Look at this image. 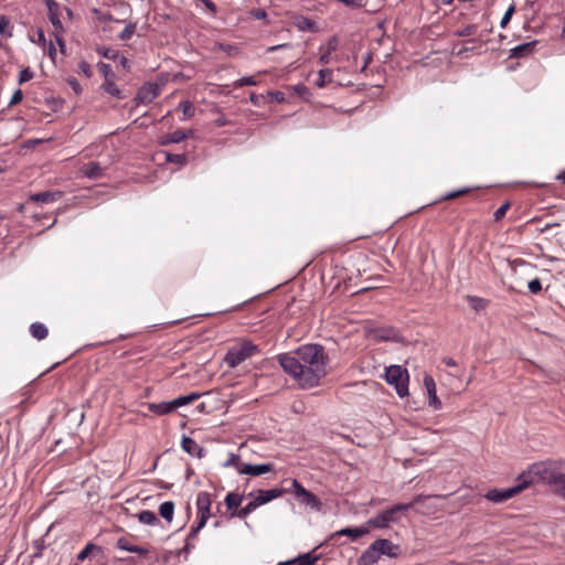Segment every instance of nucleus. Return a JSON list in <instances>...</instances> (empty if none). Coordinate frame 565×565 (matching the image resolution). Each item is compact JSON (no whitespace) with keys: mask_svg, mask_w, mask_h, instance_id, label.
<instances>
[{"mask_svg":"<svg viewBox=\"0 0 565 565\" xmlns=\"http://www.w3.org/2000/svg\"><path fill=\"white\" fill-rule=\"evenodd\" d=\"M328 355L320 344H303L294 352L278 355L282 370L301 388L318 386L327 375Z\"/></svg>","mask_w":565,"mask_h":565,"instance_id":"nucleus-1","label":"nucleus"},{"mask_svg":"<svg viewBox=\"0 0 565 565\" xmlns=\"http://www.w3.org/2000/svg\"><path fill=\"white\" fill-rule=\"evenodd\" d=\"M530 473L537 476L539 482L547 483L552 490L565 499V463L541 461L530 466Z\"/></svg>","mask_w":565,"mask_h":565,"instance_id":"nucleus-2","label":"nucleus"},{"mask_svg":"<svg viewBox=\"0 0 565 565\" xmlns=\"http://www.w3.org/2000/svg\"><path fill=\"white\" fill-rule=\"evenodd\" d=\"M447 495H425V494H417L414 497V499L408 503H397L394 504L381 512H379L376 515L367 520V525L370 529H377V530H384L390 527L392 523H397L401 519V513L406 512L411 509H413L415 505L420 504L425 502L426 500L430 498H439L444 499Z\"/></svg>","mask_w":565,"mask_h":565,"instance_id":"nucleus-3","label":"nucleus"},{"mask_svg":"<svg viewBox=\"0 0 565 565\" xmlns=\"http://www.w3.org/2000/svg\"><path fill=\"white\" fill-rule=\"evenodd\" d=\"M534 483H539L537 476L530 473L529 468L519 476L518 483L515 486L505 489H491L484 494V498L491 502L501 503L513 498Z\"/></svg>","mask_w":565,"mask_h":565,"instance_id":"nucleus-4","label":"nucleus"},{"mask_svg":"<svg viewBox=\"0 0 565 565\" xmlns=\"http://www.w3.org/2000/svg\"><path fill=\"white\" fill-rule=\"evenodd\" d=\"M258 352L259 349L256 344L252 341L244 340L228 349L224 356V362L228 367L234 369Z\"/></svg>","mask_w":565,"mask_h":565,"instance_id":"nucleus-5","label":"nucleus"},{"mask_svg":"<svg viewBox=\"0 0 565 565\" xmlns=\"http://www.w3.org/2000/svg\"><path fill=\"white\" fill-rule=\"evenodd\" d=\"M212 498L206 491H200L196 497V525L192 526L189 539H195L198 533L205 526L211 516Z\"/></svg>","mask_w":565,"mask_h":565,"instance_id":"nucleus-6","label":"nucleus"},{"mask_svg":"<svg viewBox=\"0 0 565 565\" xmlns=\"http://www.w3.org/2000/svg\"><path fill=\"white\" fill-rule=\"evenodd\" d=\"M385 380L387 384L395 387V391L399 397L408 395V371L401 365H391L385 370Z\"/></svg>","mask_w":565,"mask_h":565,"instance_id":"nucleus-7","label":"nucleus"},{"mask_svg":"<svg viewBox=\"0 0 565 565\" xmlns=\"http://www.w3.org/2000/svg\"><path fill=\"white\" fill-rule=\"evenodd\" d=\"M288 490L295 493L301 504L320 510L321 501L312 492L305 489L297 479L291 480V488Z\"/></svg>","mask_w":565,"mask_h":565,"instance_id":"nucleus-8","label":"nucleus"},{"mask_svg":"<svg viewBox=\"0 0 565 565\" xmlns=\"http://www.w3.org/2000/svg\"><path fill=\"white\" fill-rule=\"evenodd\" d=\"M45 4L47 7V17L51 21L52 25L54 26L55 33L63 32V23L61 20L62 17V9L57 2L54 0H45Z\"/></svg>","mask_w":565,"mask_h":565,"instance_id":"nucleus-9","label":"nucleus"},{"mask_svg":"<svg viewBox=\"0 0 565 565\" xmlns=\"http://www.w3.org/2000/svg\"><path fill=\"white\" fill-rule=\"evenodd\" d=\"M286 492H289V490L284 489V488L258 490L253 500L255 501L256 505L259 508L260 505H264L275 499L282 497Z\"/></svg>","mask_w":565,"mask_h":565,"instance_id":"nucleus-10","label":"nucleus"},{"mask_svg":"<svg viewBox=\"0 0 565 565\" xmlns=\"http://www.w3.org/2000/svg\"><path fill=\"white\" fill-rule=\"evenodd\" d=\"M159 93V85L148 83L139 88L135 99L138 104H149L158 97Z\"/></svg>","mask_w":565,"mask_h":565,"instance_id":"nucleus-11","label":"nucleus"},{"mask_svg":"<svg viewBox=\"0 0 565 565\" xmlns=\"http://www.w3.org/2000/svg\"><path fill=\"white\" fill-rule=\"evenodd\" d=\"M273 470H274V465L270 462L260 463V465L245 463L244 466H241V468H238V473L249 475V476H260V475L270 472Z\"/></svg>","mask_w":565,"mask_h":565,"instance_id":"nucleus-12","label":"nucleus"},{"mask_svg":"<svg viewBox=\"0 0 565 565\" xmlns=\"http://www.w3.org/2000/svg\"><path fill=\"white\" fill-rule=\"evenodd\" d=\"M63 196L62 191H44L40 193H34L29 196V200L32 202L41 203V204H50L56 202Z\"/></svg>","mask_w":565,"mask_h":565,"instance_id":"nucleus-13","label":"nucleus"},{"mask_svg":"<svg viewBox=\"0 0 565 565\" xmlns=\"http://www.w3.org/2000/svg\"><path fill=\"white\" fill-rule=\"evenodd\" d=\"M424 384L428 394L429 406H431L434 409H440L441 401L437 397L436 383L434 379L429 375H426L424 377Z\"/></svg>","mask_w":565,"mask_h":565,"instance_id":"nucleus-14","label":"nucleus"},{"mask_svg":"<svg viewBox=\"0 0 565 565\" xmlns=\"http://www.w3.org/2000/svg\"><path fill=\"white\" fill-rule=\"evenodd\" d=\"M192 135V131L175 130L173 132L161 136L158 139L160 146H168L171 143H179Z\"/></svg>","mask_w":565,"mask_h":565,"instance_id":"nucleus-15","label":"nucleus"},{"mask_svg":"<svg viewBox=\"0 0 565 565\" xmlns=\"http://www.w3.org/2000/svg\"><path fill=\"white\" fill-rule=\"evenodd\" d=\"M372 545L375 547V550L377 551L380 556H382V555H387L391 557L396 556V553L394 552V550H397V546L394 545L391 541H388L386 539H377L372 543Z\"/></svg>","mask_w":565,"mask_h":565,"instance_id":"nucleus-16","label":"nucleus"},{"mask_svg":"<svg viewBox=\"0 0 565 565\" xmlns=\"http://www.w3.org/2000/svg\"><path fill=\"white\" fill-rule=\"evenodd\" d=\"M370 533V526L367 525V522L362 525V526H359V527H345V529H342L340 531H338L335 533V535L338 536H342V535H345V536H349L352 541H355L358 540L359 537L363 536V535H366Z\"/></svg>","mask_w":565,"mask_h":565,"instance_id":"nucleus-17","label":"nucleus"},{"mask_svg":"<svg viewBox=\"0 0 565 565\" xmlns=\"http://www.w3.org/2000/svg\"><path fill=\"white\" fill-rule=\"evenodd\" d=\"M81 172L88 179L96 180L104 175V169L98 162H88L81 168Z\"/></svg>","mask_w":565,"mask_h":565,"instance_id":"nucleus-18","label":"nucleus"},{"mask_svg":"<svg viewBox=\"0 0 565 565\" xmlns=\"http://www.w3.org/2000/svg\"><path fill=\"white\" fill-rule=\"evenodd\" d=\"M182 449L189 455L196 456L199 458L203 455V448L191 437L183 436L181 441Z\"/></svg>","mask_w":565,"mask_h":565,"instance_id":"nucleus-19","label":"nucleus"},{"mask_svg":"<svg viewBox=\"0 0 565 565\" xmlns=\"http://www.w3.org/2000/svg\"><path fill=\"white\" fill-rule=\"evenodd\" d=\"M375 547L371 544L358 558V565H373L380 559Z\"/></svg>","mask_w":565,"mask_h":565,"instance_id":"nucleus-20","label":"nucleus"},{"mask_svg":"<svg viewBox=\"0 0 565 565\" xmlns=\"http://www.w3.org/2000/svg\"><path fill=\"white\" fill-rule=\"evenodd\" d=\"M116 546L121 551H127L139 555H147L149 553L148 548L134 545L126 537L118 539L116 542Z\"/></svg>","mask_w":565,"mask_h":565,"instance_id":"nucleus-21","label":"nucleus"},{"mask_svg":"<svg viewBox=\"0 0 565 565\" xmlns=\"http://www.w3.org/2000/svg\"><path fill=\"white\" fill-rule=\"evenodd\" d=\"M294 24L300 32H311V33H318L319 29L312 20L306 18V17H297L294 21Z\"/></svg>","mask_w":565,"mask_h":565,"instance_id":"nucleus-22","label":"nucleus"},{"mask_svg":"<svg viewBox=\"0 0 565 565\" xmlns=\"http://www.w3.org/2000/svg\"><path fill=\"white\" fill-rule=\"evenodd\" d=\"M148 409L156 415H166L172 413L174 409L173 401L170 402H161V403H150L148 405Z\"/></svg>","mask_w":565,"mask_h":565,"instance_id":"nucleus-23","label":"nucleus"},{"mask_svg":"<svg viewBox=\"0 0 565 565\" xmlns=\"http://www.w3.org/2000/svg\"><path fill=\"white\" fill-rule=\"evenodd\" d=\"M536 43V41H532L516 45L511 50L510 57H522L530 55L534 51Z\"/></svg>","mask_w":565,"mask_h":565,"instance_id":"nucleus-24","label":"nucleus"},{"mask_svg":"<svg viewBox=\"0 0 565 565\" xmlns=\"http://www.w3.org/2000/svg\"><path fill=\"white\" fill-rule=\"evenodd\" d=\"M30 333L36 340H44L49 334V329L44 323L34 322L30 326Z\"/></svg>","mask_w":565,"mask_h":565,"instance_id":"nucleus-25","label":"nucleus"},{"mask_svg":"<svg viewBox=\"0 0 565 565\" xmlns=\"http://www.w3.org/2000/svg\"><path fill=\"white\" fill-rule=\"evenodd\" d=\"M242 501L243 495L237 492L227 493L224 500L226 508L232 512L238 510V507L241 505Z\"/></svg>","mask_w":565,"mask_h":565,"instance_id":"nucleus-26","label":"nucleus"},{"mask_svg":"<svg viewBox=\"0 0 565 565\" xmlns=\"http://www.w3.org/2000/svg\"><path fill=\"white\" fill-rule=\"evenodd\" d=\"M201 396H202L201 393H191V394H188V395L179 396V397L172 399L173 401V405H174V409H177V408H179L181 406L191 404V403L195 402L196 399H199Z\"/></svg>","mask_w":565,"mask_h":565,"instance_id":"nucleus-27","label":"nucleus"},{"mask_svg":"<svg viewBox=\"0 0 565 565\" xmlns=\"http://www.w3.org/2000/svg\"><path fill=\"white\" fill-rule=\"evenodd\" d=\"M174 513V503L172 501H166L159 507V514L167 522H171Z\"/></svg>","mask_w":565,"mask_h":565,"instance_id":"nucleus-28","label":"nucleus"},{"mask_svg":"<svg viewBox=\"0 0 565 565\" xmlns=\"http://www.w3.org/2000/svg\"><path fill=\"white\" fill-rule=\"evenodd\" d=\"M257 508L258 507L256 505L255 501L252 500L245 507L231 512V518L245 519L247 515H249L252 512H254Z\"/></svg>","mask_w":565,"mask_h":565,"instance_id":"nucleus-29","label":"nucleus"},{"mask_svg":"<svg viewBox=\"0 0 565 565\" xmlns=\"http://www.w3.org/2000/svg\"><path fill=\"white\" fill-rule=\"evenodd\" d=\"M338 47V40L337 38H331L329 41H328V44H327V51L323 52L321 55H320V62L323 63V64H328L330 63V61L332 60L331 57V52L332 51H335Z\"/></svg>","mask_w":565,"mask_h":565,"instance_id":"nucleus-30","label":"nucleus"},{"mask_svg":"<svg viewBox=\"0 0 565 565\" xmlns=\"http://www.w3.org/2000/svg\"><path fill=\"white\" fill-rule=\"evenodd\" d=\"M563 225H565V220L546 222L543 225L537 226L535 228V233L536 234L550 233L551 231L556 230Z\"/></svg>","mask_w":565,"mask_h":565,"instance_id":"nucleus-31","label":"nucleus"},{"mask_svg":"<svg viewBox=\"0 0 565 565\" xmlns=\"http://www.w3.org/2000/svg\"><path fill=\"white\" fill-rule=\"evenodd\" d=\"M332 74H333V72L330 68L320 70L319 74H318V79L316 82L317 86L322 88L327 84L331 83L332 82Z\"/></svg>","mask_w":565,"mask_h":565,"instance_id":"nucleus-32","label":"nucleus"},{"mask_svg":"<svg viewBox=\"0 0 565 565\" xmlns=\"http://www.w3.org/2000/svg\"><path fill=\"white\" fill-rule=\"evenodd\" d=\"M214 47H217L226 56H231V57L236 56L239 53V47L235 44H225V43L215 42Z\"/></svg>","mask_w":565,"mask_h":565,"instance_id":"nucleus-33","label":"nucleus"},{"mask_svg":"<svg viewBox=\"0 0 565 565\" xmlns=\"http://www.w3.org/2000/svg\"><path fill=\"white\" fill-rule=\"evenodd\" d=\"M102 88L108 93L109 95L114 96V97H117V98H121V92L120 89L118 88V86L115 84V82L113 81V78L110 79H106L105 83L102 85Z\"/></svg>","mask_w":565,"mask_h":565,"instance_id":"nucleus-34","label":"nucleus"},{"mask_svg":"<svg viewBox=\"0 0 565 565\" xmlns=\"http://www.w3.org/2000/svg\"><path fill=\"white\" fill-rule=\"evenodd\" d=\"M138 520H139V522H141L143 524H148V525H153L158 522L157 515L152 511H149V510L141 511L138 514Z\"/></svg>","mask_w":565,"mask_h":565,"instance_id":"nucleus-35","label":"nucleus"},{"mask_svg":"<svg viewBox=\"0 0 565 565\" xmlns=\"http://www.w3.org/2000/svg\"><path fill=\"white\" fill-rule=\"evenodd\" d=\"M166 161L170 162V163L178 164L180 167H183L186 163L188 158H186V154H184V153L166 152Z\"/></svg>","mask_w":565,"mask_h":565,"instance_id":"nucleus-36","label":"nucleus"},{"mask_svg":"<svg viewBox=\"0 0 565 565\" xmlns=\"http://www.w3.org/2000/svg\"><path fill=\"white\" fill-rule=\"evenodd\" d=\"M93 551L102 552V547L93 543L86 544L85 547L78 553L77 561H85Z\"/></svg>","mask_w":565,"mask_h":565,"instance_id":"nucleus-37","label":"nucleus"},{"mask_svg":"<svg viewBox=\"0 0 565 565\" xmlns=\"http://www.w3.org/2000/svg\"><path fill=\"white\" fill-rule=\"evenodd\" d=\"M470 191H471V188L466 186V188H462V189L455 190V191L446 193L440 200L441 201L454 200V199H457L459 196L468 194Z\"/></svg>","mask_w":565,"mask_h":565,"instance_id":"nucleus-38","label":"nucleus"},{"mask_svg":"<svg viewBox=\"0 0 565 565\" xmlns=\"http://www.w3.org/2000/svg\"><path fill=\"white\" fill-rule=\"evenodd\" d=\"M470 191H471V188L466 186V188H462V189L455 190V191L446 193L440 200L441 201L454 200V199H457L459 196L468 194Z\"/></svg>","mask_w":565,"mask_h":565,"instance_id":"nucleus-39","label":"nucleus"},{"mask_svg":"<svg viewBox=\"0 0 565 565\" xmlns=\"http://www.w3.org/2000/svg\"><path fill=\"white\" fill-rule=\"evenodd\" d=\"M470 191H471V188L466 186V188H462V189L455 190V191L446 193L440 200L441 201L454 200V199H457L459 196L468 194Z\"/></svg>","mask_w":565,"mask_h":565,"instance_id":"nucleus-40","label":"nucleus"},{"mask_svg":"<svg viewBox=\"0 0 565 565\" xmlns=\"http://www.w3.org/2000/svg\"><path fill=\"white\" fill-rule=\"evenodd\" d=\"M317 561L318 556L312 555L311 553H306L296 558L294 563H298V565H313Z\"/></svg>","mask_w":565,"mask_h":565,"instance_id":"nucleus-41","label":"nucleus"},{"mask_svg":"<svg viewBox=\"0 0 565 565\" xmlns=\"http://www.w3.org/2000/svg\"><path fill=\"white\" fill-rule=\"evenodd\" d=\"M179 108L182 110L185 118H191L194 115L195 108L189 100H183L179 104Z\"/></svg>","mask_w":565,"mask_h":565,"instance_id":"nucleus-42","label":"nucleus"},{"mask_svg":"<svg viewBox=\"0 0 565 565\" xmlns=\"http://www.w3.org/2000/svg\"><path fill=\"white\" fill-rule=\"evenodd\" d=\"M244 465L245 463H243L241 461V457L236 454H230L227 460L224 462V467H234L237 472H238V468H241V466H244Z\"/></svg>","mask_w":565,"mask_h":565,"instance_id":"nucleus-43","label":"nucleus"},{"mask_svg":"<svg viewBox=\"0 0 565 565\" xmlns=\"http://www.w3.org/2000/svg\"><path fill=\"white\" fill-rule=\"evenodd\" d=\"M11 22L10 19L6 15H0V34L1 35H11Z\"/></svg>","mask_w":565,"mask_h":565,"instance_id":"nucleus-44","label":"nucleus"},{"mask_svg":"<svg viewBox=\"0 0 565 565\" xmlns=\"http://www.w3.org/2000/svg\"><path fill=\"white\" fill-rule=\"evenodd\" d=\"M257 81L254 78V76H244L239 79H237L235 83H234V87L235 88H238V87H243V86H254V85H257Z\"/></svg>","mask_w":565,"mask_h":565,"instance_id":"nucleus-45","label":"nucleus"},{"mask_svg":"<svg viewBox=\"0 0 565 565\" xmlns=\"http://www.w3.org/2000/svg\"><path fill=\"white\" fill-rule=\"evenodd\" d=\"M511 204L509 201L504 202L500 207L497 209V211L493 214L494 221H500L504 217L507 212L509 211Z\"/></svg>","mask_w":565,"mask_h":565,"instance_id":"nucleus-46","label":"nucleus"},{"mask_svg":"<svg viewBox=\"0 0 565 565\" xmlns=\"http://www.w3.org/2000/svg\"><path fill=\"white\" fill-rule=\"evenodd\" d=\"M529 291L533 295H536L542 291V282L539 278H534L527 284Z\"/></svg>","mask_w":565,"mask_h":565,"instance_id":"nucleus-47","label":"nucleus"},{"mask_svg":"<svg viewBox=\"0 0 565 565\" xmlns=\"http://www.w3.org/2000/svg\"><path fill=\"white\" fill-rule=\"evenodd\" d=\"M98 70L99 72L104 75L105 77V81L106 79H110L114 77V73L111 71V67L109 64H106V63H103V62H99L98 63Z\"/></svg>","mask_w":565,"mask_h":565,"instance_id":"nucleus-48","label":"nucleus"},{"mask_svg":"<svg viewBox=\"0 0 565 565\" xmlns=\"http://www.w3.org/2000/svg\"><path fill=\"white\" fill-rule=\"evenodd\" d=\"M196 7L203 4L212 14L216 13V4L212 0H195Z\"/></svg>","mask_w":565,"mask_h":565,"instance_id":"nucleus-49","label":"nucleus"},{"mask_svg":"<svg viewBox=\"0 0 565 565\" xmlns=\"http://www.w3.org/2000/svg\"><path fill=\"white\" fill-rule=\"evenodd\" d=\"M78 70L79 72L85 75L87 78L92 77L93 72L90 68V65L86 61H81L78 63Z\"/></svg>","mask_w":565,"mask_h":565,"instance_id":"nucleus-50","label":"nucleus"},{"mask_svg":"<svg viewBox=\"0 0 565 565\" xmlns=\"http://www.w3.org/2000/svg\"><path fill=\"white\" fill-rule=\"evenodd\" d=\"M546 234H547V238L555 239L557 243H563L565 241L564 232L553 230Z\"/></svg>","mask_w":565,"mask_h":565,"instance_id":"nucleus-51","label":"nucleus"},{"mask_svg":"<svg viewBox=\"0 0 565 565\" xmlns=\"http://www.w3.org/2000/svg\"><path fill=\"white\" fill-rule=\"evenodd\" d=\"M33 77V72L30 68H23L19 74V83H25Z\"/></svg>","mask_w":565,"mask_h":565,"instance_id":"nucleus-52","label":"nucleus"},{"mask_svg":"<svg viewBox=\"0 0 565 565\" xmlns=\"http://www.w3.org/2000/svg\"><path fill=\"white\" fill-rule=\"evenodd\" d=\"M514 10H515L514 6H511L508 8V10L505 11V13L500 22L501 28H504L509 23V21L511 20L512 15L514 13Z\"/></svg>","mask_w":565,"mask_h":565,"instance_id":"nucleus-53","label":"nucleus"},{"mask_svg":"<svg viewBox=\"0 0 565 565\" xmlns=\"http://www.w3.org/2000/svg\"><path fill=\"white\" fill-rule=\"evenodd\" d=\"M98 53L107 58H116L118 56L117 52L111 49L99 47Z\"/></svg>","mask_w":565,"mask_h":565,"instance_id":"nucleus-54","label":"nucleus"},{"mask_svg":"<svg viewBox=\"0 0 565 565\" xmlns=\"http://www.w3.org/2000/svg\"><path fill=\"white\" fill-rule=\"evenodd\" d=\"M23 98V94H22V90L21 89H18L13 93L10 102H9V107L11 106H14L17 104H19Z\"/></svg>","mask_w":565,"mask_h":565,"instance_id":"nucleus-55","label":"nucleus"},{"mask_svg":"<svg viewBox=\"0 0 565 565\" xmlns=\"http://www.w3.org/2000/svg\"><path fill=\"white\" fill-rule=\"evenodd\" d=\"M47 53H49V56L52 58V61L55 62L57 51H56V47L54 46L52 38H50V41H49Z\"/></svg>","mask_w":565,"mask_h":565,"instance_id":"nucleus-56","label":"nucleus"},{"mask_svg":"<svg viewBox=\"0 0 565 565\" xmlns=\"http://www.w3.org/2000/svg\"><path fill=\"white\" fill-rule=\"evenodd\" d=\"M68 84L76 94H79L82 92V87L76 78L72 77L71 79H68Z\"/></svg>","mask_w":565,"mask_h":565,"instance_id":"nucleus-57","label":"nucleus"},{"mask_svg":"<svg viewBox=\"0 0 565 565\" xmlns=\"http://www.w3.org/2000/svg\"><path fill=\"white\" fill-rule=\"evenodd\" d=\"M34 547H35V552L33 554L34 557H41L42 556V550L44 547L43 545V542L42 541H35L34 542Z\"/></svg>","mask_w":565,"mask_h":565,"instance_id":"nucleus-58","label":"nucleus"},{"mask_svg":"<svg viewBox=\"0 0 565 565\" xmlns=\"http://www.w3.org/2000/svg\"><path fill=\"white\" fill-rule=\"evenodd\" d=\"M54 39H55V42L57 43V45L60 47L61 54L65 55L66 54V45H65V42H64L63 38L56 36Z\"/></svg>","mask_w":565,"mask_h":565,"instance_id":"nucleus-59","label":"nucleus"},{"mask_svg":"<svg viewBox=\"0 0 565 565\" xmlns=\"http://www.w3.org/2000/svg\"><path fill=\"white\" fill-rule=\"evenodd\" d=\"M33 43L43 44V46H46V38H30Z\"/></svg>","mask_w":565,"mask_h":565,"instance_id":"nucleus-60","label":"nucleus"},{"mask_svg":"<svg viewBox=\"0 0 565 565\" xmlns=\"http://www.w3.org/2000/svg\"><path fill=\"white\" fill-rule=\"evenodd\" d=\"M193 539H189V536L186 537V542H185V545L183 547V551L185 553H189L191 551V548H193V545L190 543Z\"/></svg>","mask_w":565,"mask_h":565,"instance_id":"nucleus-61","label":"nucleus"},{"mask_svg":"<svg viewBox=\"0 0 565 565\" xmlns=\"http://www.w3.org/2000/svg\"><path fill=\"white\" fill-rule=\"evenodd\" d=\"M443 362L447 365V366H456L457 363L456 361L452 359V358H445L443 360Z\"/></svg>","mask_w":565,"mask_h":565,"instance_id":"nucleus-62","label":"nucleus"},{"mask_svg":"<svg viewBox=\"0 0 565 565\" xmlns=\"http://www.w3.org/2000/svg\"><path fill=\"white\" fill-rule=\"evenodd\" d=\"M254 17L257 19H263L266 17V12L262 9L254 11Z\"/></svg>","mask_w":565,"mask_h":565,"instance_id":"nucleus-63","label":"nucleus"},{"mask_svg":"<svg viewBox=\"0 0 565 565\" xmlns=\"http://www.w3.org/2000/svg\"><path fill=\"white\" fill-rule=\"evenodd\" d=\"M557 180L562 181V183L565 184V170L562 171L557 177H556Z\"/></svg>","mask_w":565,"mask_h":565,"instance_id":"nucleus-64","label":"nucleus"}]
</instances>
